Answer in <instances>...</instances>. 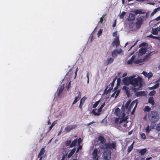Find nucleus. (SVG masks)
Listing matches in <instances>:
<instances>
[{"label": "nucleus", "instance_id": "nucleus-10", "mask_svg": "<svg viewBox=\"0 0 160 160\" xmlns=\"http://www.w3.org/2000/svg\"><path fill=\"white\" fill-rule=\"evenodd\" d=\"M77 126L75 125H68L65 128V130L68 132H69L71 130L76 128Z\"/></svg>", "mask_w": 160, "mask_h": 160}, {"label": "nucleus", "instance_id": "nucleus-15", "mask_svg": "<svg viewBox=\"0 0 160 160\" xmlns=\"http://www.w3.org/2000/svg\"><path fill=\"white\" fill-rule=\"evenodd\" d=\"M142 73L144 75L145 77H148V79L151 78L153 76V74L151 72L148 73L145 71H143Z\"/></svg>", "mask_w": 160, "mask_h": 160}, {"label": "nucleus", "instance_id": "nucleus-53", "mask_svg": "<svg viewBox=\"0 0 160 160\" xmlns=\"http://www.w3.org/2000/svg\"><path fill=\"white\" fill-rule=\"evenodd\" d=\"M122 89L124 90L125 92H126V91H128V90H129V88L128 87H127V86H124L123 87V88Z\"/></svg>", "mask_w": 160, "mask_h": 160}, {"label": "nucleus", "instance_id": "nucleus-57", "mask_svg": "<svg viewBox=\"0 0 160 160\" xmlns=\"http://www.w3.org/2000/svg\"><path fill=\"white\" fill-rule=\"evenodd\" d=\"M146 44H148L144 42H142L140 46L145 47L146 46Z\"/></svg>", "mask_w": 160, "mask_h": 160}, {"label": "nucleus", "instance_id": "nucleus-22", "mask_svg": "<svg viewBox=\"0 0 160 160\" xmlns=\"http://www.w3.org/2000/svg\"><path fill=\"white\" fill-rule=\"evenodd\" d=\"M152 33L155 35H157L158 34L159 29L158 28H152Z\"/></svg>", "mask_w": 160, "mask_h": 160}, {"label": "nucleus", "instance_id": "nucleus-37", "mask_svg": "<svg viewBox=\"0 0 160 160\" xmlns=\"http://www.w3.org/2000/svg\"><path fill=\"white\" fill-rule=\"evenodd\" d=\"M75 151L76 149L75 148H73L69 153L68 154V157H70V156L72 155L75 152Z\"/></svg>", "mask_w": 160, "mask_h": 160}, {"label": "nucleus", "instance_id": "nucleus-26", "mask_svg": "<svg viewBox=\"0 0 160 160\" xmlns=\"http://www.w3.org/2000/svg\"><path fill=\"white\" fill-rule=\"evenodd\" d=\"M159 83H157L153 86L149 88V89L150 90H152L156 89L159 87Z\"/></svg>", "mask_w": 160, "mask_h": 160}, {"label": "nucleus", "instance_id": "nucleus-38", "mask_svg": "<svg viewBox=\"0 0 160 160\" xmlns=\"http://www.w3.org/2000/svg\"><path fill=\"white\" fill-rule=\"evenodd\" d=\"M100 100H98V101H97V102H95L94 104L93 105V108H96L99 104L100 102Z\"/></svg>", "mask_w": 160, "mask_h": 160}, {"label": "nucleus", "instance_id": "nucleus-28", "mask_svg": "<svg viewBox=\"0 0 160 160\" xmlns=\"http://www.w3.org/2000/svg\"><path fill=\"white\" fill-rule=\"evenodd\" d=\"M148 37L150 38H153L155 39H157L159 40H160V36H159L157 37V36H154L152 35V34H150L149 35V36H147Z\"/></svg>", "mask_w": 160, "mask_h": 160}, {"label": "nucleus", "instance_id": "nucleus-11", "mask_svg": "<svg viewBox=\"0 0 160 160\" xmlns=\"http://www.w3.org/2000/svg\"><path fill=\"white\" fill-rule=\"evenodd\" d=\"M120 44V41L118 37L116 38L112 42V46L113 47L116 46V47L119 46Z\"/></svg>", "mask_w": 160, "mask_h": 160}, {"label": "nucleus", "instance_id": "nucleus-25", "mask_svg": "<svg viewBox=\"0 0 160 160\" xmlns=\"http://www.w3.org/2000/svg\"><path fill=\"white\" fill-rule=\"evenodd\" d=\"M150 54L149 53L144 56L143 58L142 59L143 60V62L148 61L149 58H150Z\"/></svg>", "mask_w": 160, "mask_h": 160}, {"label": "nucleus", "instance_id": "nucleus-43", "mask_svg": "<svg viewBox=\"0 0 160 160\" xmlns=\"http://www.w3.org/2000/svg\"><path fill=\"white\" fill-rule=\"evenodd\" d=\"M126 14V13L125 12H122L120 16V18L121 19H123Z\"/></svg>", "mask_w": 160, "mask_h": 160}, {"label": "nucleus", "instance_id": "nucleus-47", "mask_svg": "<svg viewBox=\"0 0 160 160\" xmlns=\"http://www.w3.org/2000/svg\"><path fill=\"white\" fill-rule=\"evenodd\" d=\"M140 136L141 138L143 139H145L146 138V135L144 133L141 134Z\"/></svg>", "mask_w": 160, "mask_h": 160}, {"label": "nucleus", "instance_id": "nucleus-33", "mask_svg": "<svg viewBox=\"0 0 160 160\" xmlns=\"http://www.w3.org/2000/svg\"><path fill=\"white\" fill-rule=\"evenodd\" d=\"M133 144L134 142L128 148L127 151L128 153L130 152L132 150L133 148Z\"/></svg>", "mask_w": 160, "mask_h": 160}, {"label": "nucleus", "instance_id": "nucleus-9", "mask_svg": "<svg viewBox=\"0 0 160 160\" xmlns=\"http://www.w3.org/2000/svg\"><path fill=\"white\" fill-rule=\"evenodd\" d=\"M98 151L97 149H95L93 150L92 153V158L93 160H98L99 157L98 155Z\"/></svg>", "mask_w": 160, "mask_h": 160}, {"label": "nucleus", "instance_id": "nucleus-50", "mask_svg": "<svg viewBox=\"0 0 160 160\" xmlns=\"http://www.w3.org/2000/svg\"><path fill=\"white\" fill-rule=\"evenodd\" d=\"M158 11V9L155 8L154 9L153 11V12L151 13V15L152 16L155 13Z\"/></svg>", "mask_w": 160, "mask_h": 160}, {"label": "nucleus", "instance_id": "nucleus-39", "mask_svg": "<svg viewBox=\"0 0 160 160\" xmlns=\"http://www.w3.org/2000/svg\"><path fill=\"white\" fill-rule=\"evenodd\" d=\"M87 98L85 97L84 96L82 98V99H81L80 101V103H81L82 104H83V103H84L85 101V100Z\"/></svg>", "mask_w": 160, "mask_h": 160}, {"label": "nucleus", "instance_id": "nucleus-2", "mask_svg": "<svg viewBox=\"0 0 160 160\" xmlns=\"http://www.w3.org/2000/svg\"><path fill=\"white\" fill-rule=\"evenodd\" d=\"M148 116L150 121L157 122L159 118L158 113L154 111H152L149 112Z\"/></svg>", "mask_w": 160, "mask_h": 160}, {"label": "nucleus", "instance_id": "nucleus-52", "mask_svg": "<svg viewBox=\"0 0 160 160\" xmlns=\"http://www.w3.org/2000/svg\"><path fill=\"white\" fill-rule=\"evenodd\" d=\"M126 93L128 97H129L130 96V91L129 90L125 92Z\"/></svg>", "mask_w": 160, "mask_h": 160}, {"label": "nucleus", "instance_id": "nucleus-3", "mask_svg": "<svg viewBox=\"0 0 160 160\" xmlns=\"http://www.w3.org/2000/svg\"><path fill=\"white\" fill-rule=\"evenodd\" d=\"M117 146L116 143L115 142L105 143V144L100 145V148L101 149H108L109 148L111 149H116Z\"/></svg>", "mask_w": 160, "mask_h": 160}, {"label": "nucleus", "instance_id": "nucleus-19", "mask_svg": "<svg viewBox=\"0 0 160 160\" xmlns=\"http://www.w3.org/2000/svg\"><path fill=\"white\" fill-rule=\"evenodd\" d=\"M135 58V56L133 55L132 56L130 59L128 60L127 62V63L128 64H132L134 61V60Z\"/></svg>", "mask_w": 160, "mask_h": 160}, {"label": "nucleus", "instance_id": "nucleus-20", "mask_svg": "<svg viewBox=\"0 0 160 160\" xmlns=\"http://www.w3.org/2000/svg\"><path fill=\"white\" fill-rule=\"evenodd\" d=\"M145 94L144 91L137 92L135 93V95L137 97H139L144 95Z\"/></svg>", "mask_w": 160, "mask_h": 160}, {"label": "nucleus", "instance_id": "nucleus-1", "mask_svg": "<svg viewBox=\"0 0 160 160\" xmlns=\"http://www.w3.org/2000/svg\"><path fill=\"white\" fill-rule=\"evenodd\" d=\"M135 75L132 76V83L130 84L134 87L137 86L139 88H141L143 85L142 78L140 77H138L137 78H135Z\"/></svg>", "mask_w": 160, "mask_h": 160}, {"label": "nucleus", "instance_id": "nucleus-36", "mask_svg": "<svg viewBox=\"0 0 160 160\" xmlns=\"http://www.w3.org/2000/svg\"><path fill=\"white\" fill-rule=\"evenodd\" d=\"M143 62V60L142 59H138L136 60L134 62V63L136 64H138L140 63H142Z\"/></svg>", "mask_w": 160, "mask_h": 160}, {"label": "nucleus", "instance_id": "nucleus-55", "mask_svg": "<svg viewBox=\"0 0 160 160\" xmlns=\"http://www.w3.org/2000/svg\"><path fill=\"white\" fill-rule=\"evenodd\" d=\"M121 79L120 78H118L117 79V85H119L120 83Z\"/></svg>", "mask_w": 160, "mask_h": 160}, {"label": "nucleus", "instance_id": "nucleus-54", "mask_svg": "<svg viewBox=\"0 0 160 160\" xmlns=\"http://www.w3.org/2000/svg\"><path fill=\"white\" fill-rule=\"evenodd\" d=\"M81 141H82V139H81V138H79L78 139V140H77V142H78V145H80Z\"/></svg>", "mask_w": 160, "mask_h": 160}, {"label": "nucleus", "instance_id": "nucleus-7", "mask_svg": "<svg viewBox=\"0 0 160 160\" xmlns=\"http://www.w3.org/2000/svg\"><path fill=\"white\" fill-rule=\"evenodd\" d=\"M132 76L128 78H124L122 80V82L125 85H128L129 84H130L132 83Z\"/></svg>", "mask_w": 160, "mask_h": 160}, {"label": "nucleus", "instance_id": "nucleus-64", "mask_svg": "<svg viewBox=\"0 0 160 160\" xmlns=\"http://www.w3.org/2000/svg\"><path fill=\"white\" fill-rule=\"evenodd\" d=\"M119 121V119L118 118H116L115 119V122L116 123H118Z\"/></svg>", "mask_w": 160, "mask_h": 160}, {"label": "nucleus", "instance_id": "nucleus-63", "mask_svg": "<svg viewBox=\"0 0 160 160\" xmlns=\"http://www.w3.org/2000/svg\"><path fill=\"white\" fill-rule=\"evenodd\" d=\"M103 21H104L103 18L101 17L100 18V22L101 23H102V22H103Z\"/></svg>", "mask_w": 160, "mask_h": 160}, {"label": "nucleus", "instance_id": "nucleus-32", "mask_svg": "<svg viewBox=\"0 0 160 160\" xmlns=\"http://www.w3.org/2000/svg\"><path fill=\"white\" fill-rule=\"evenodd\" d=\"M113 59L112 58H110L108 59L107 61V65L111 64L113 62Z\"/></svg>", "mask_w": 160, "mask_h": 160}, {"label": "nucleus", "instance_id": "nucleus-58", "mask_svg": "<svg viewBox=\"0 0 160 160\" xmlns=\"http://www.w3.org/2000/svg\"><path fill=\"white\" fill-rule=\"evenodd\" d=\"M116 78H115L113 80V81H112V82L111 83V85L112 86H113L114 84V82L116 80Z\"/></svg>", "mask_w": 160, "mask_h": 160}, {"label": "nucleus", "instance_id": "nucleus-56", "mask_svg": "<svg viewBox=\"0 0 160 160\" xmlns=\"http://www.w3.org/2000/svg\"><path fill=\"white\" fill-rule=\"evenodd\" d=\"M102 30L100 29L99 30V31H98V36H100L102 34Z\"/></svg>", "mask_w": 160, "mask_h": 160}, {"label": "nucleus", "instance_id": "nucleus-46", "mask_svg": "<svg viewBox=\"0 0 160 160\" xmlns=\"http://www.w3.org/2000/svg\"><path fill=\"white\" fill-rule=\"evenodd\" d=\"M156 129L157 131H160V122L157 125Z\"/></svg>", "mask_w": 160, "mask_h": 160}, {"label": "nucleus", "instance_id": "nucleus-12", "mask_svg": "<svg viewBox=\"0 0 160 160\" xmlns=\"http://www.w3.org/2000/svg\"><path fill=\"white\" fill-rule=\"evenodd\" d=\"M135 18V15L134 14L130 13L129 14L127 20L129 21H133Z\"/></svg>", "mask_w": 160, "mask_h": 160}, {"label": "nucleus", "instance_id": "nucleus-61", "mask_svg": "<svg viewBox=\"0 0 160 160\" xmlns=\"http://www.w3.org/2000/svg\"><path fill=\"white\" fill-rule=\"evenodd\" d=\"M83 105V104H82L81 103H80L79 108H80L81 110H82V106Z\"/></svg>", "mask_w": 160, "mask_h": 160}, {"label": "nucleus", "instance_id": "nucleus-8", "mask_svg": "<svg viewBox=\"0 0 160 160\" xmlns=\"http://www.w3.org/2000/svg\"><path fill=\"white\" fill-rule=\"evenodd\" d=\"M137 105L138 103L137 100H134L130 104V105L128 108V112H130L131 109L133 108L134 106L135 105L134 107H136V108L137 106Z\"/></svg>", "mask_w": 160, "mask_h": 160}, {"label": "nucleus", "instance_id": "nucleus-13", "mask_svg": "<svg viewBox=\"0 0 160 160\" xmlns=\"http://www.w3.org/2000/svg\"><path fill=\"white\" fill-rule=\"evenodd\" d=\"M96 109H93L92 111V113L95 116H99L100 115V113L102 110V108H99L98 110V112H96L95 111Z\"/></svg>", "mask_w": 160, "mask_h": 160}, {"label": "nucleus", "instance_id": "nucleus-18", "mask_svg": "<svg viewBox=\"0 0 160 160\" xmlns=\"http://www.w3.org/2000/svg\"><path fill=\"white\" fill-rule=\"evenodd\" d=\"M79 94L78 96L76 97L75 98V100L72 103V104L76 103L77 101H78L81 98V93L80 92H78Z\"/></svg>", "mask_w": 160, "mask_h": 160}, {"label": "nucleus", "instance_id": "nucleus-21", "mask_svg": "<svg viewBox=\"0 0 160 160\" xmlns=\"http://www.w3.org/2000/svg\"><path fill=\"white\" fill-rule=\"evenodd\" d=\"M44 152L45 148H42L41 149L40 152L38 155V158L42 156V155L44 154Z\"/></svg>", "mask_w": 160, "mask_h": 160}, {"label": "nucleus", "instance_id": "nucleus-34", "mask_svg": "<svg viewBox=\"0 0 160 160\" xmlns=\"http://www.w3.org/2000/svg\"><path fill=\"white\" fill-rule=\"evenodd\" d=\"M131 102V101L130 99L128 100L126 103L125 105V108L126 109H128L129 108L128 106L129 105L130 102Z\"/></svg>", "mask_w": 160, "mask_h": 160}, {"label": "nucleus", "instance_id": "nucleus-29", "mask_svg": "<svg viewBox=\"0 0 160 160\" xmlns=\"http://www.w3.org/2000/svg\"><path fill=\"white\" fill-rule=\"evenodd\" d=\"M148 102L151 104L152 106L154 105L155 103L153 97H151L149 98L148 99Z\"/></svg>", "mask_w": 160, "mask_h": 160}, {"label": "nucleus", "instance_id": "nucleus-59", "mask_svg": "<svg viewBox=\"0 0 160 160\" xmlns=\"http://www.w3.org/2000/svg\"><path fill=\"white\" fill-rule=\"evenodd\" d=\"M117 32H113L112 33V35L114 37H115L117 35Z\"/></svg>", "mask_w": 160, "mask_h": 160}, {"label": "nucleus", "instance_id": "nucleus-41", "mask_svg": "<svg viewBox=\"0 0 160 160\" xmlns=\"http://www.w3.org/2000/svg\"><path fill=\"white\" fill-rule=\"evenodd\" d=\"M65 145L66 146H69L70 147V145L71 144V141L70 140H67L65 142Z\"/></svg>", "mask_w": 160, "mask_h": 160}, {"label": "nucleus", "instance_id": "nucleus-40", "mask_svg": "<svg viewBox=\"0 0 160 160\" xmlns=\"http://www.w3.org/2000/svg\"><path fill=\"white\" fill-rule=\"evenodd\" d=\"M151 110V108L149 106H146L145 107L144 110V112H149Z\"/></svg>", "mask_w": 160, "mask_h": 160}, {"label": "nucleus", "instance_id": "nucleus-62", "mask_svg": "<svg viewBox=\"0 0 160 160\" xmlns=\"http://www.w3.org/2000/svg\"><path fill=\"white\" fill-rule=\"evenodd\" d=\"M136 109V107H134L132 111L131 112V114L133 115L134 114L135 109Z\"/></svg>", "mask_w": 160, "mask_h": 160}, {"label": "nucleus", "instance_id": "nucleus-31", "mask_svg": "<svg viewBox=\"0 0 160 160\" xmlns=\"http://www.w3.org/2000/svg\"><path fill=\"white\" fill-rule=\"evenodd\" d=\"M120 110L118 108H117L115 109L114 113L115 115L117 116H119L120 114Z\"/></svg>", "mask_w": 160, "mask_h": 160}, {"label": "nucleus", "instance_id": "nucleus-4", "mask_svg": "<svg viewBox=\"0 0 160 160\" xmlns=\"http://www.w3.org/2000/svg\"><path fill=\"white\" fill-rule=\"evenodd\" d=\"M142 17L144 18V17L143 16H141L139 18H136V22L135 23V24L136 28L138 29L141 28L142 24L144 22V20L142 18H141Z\"/></svg>", "mask_w": 160, "mask_h": 160}, {"label": "nucleus", "instance_id": "nucleus-45", "mask_svg": "<svg viewBox=\"0 0 160 160\" xmlns=\"http://www.w3.org/2000/svg\"><path fill=\"white\" fill-rule=\"evenodd\" d=\"M72 69H70L69 70V71L66 73V76L69 75L70 77H71L72 74H73V73L71 72V71Z\"/></svg>", "mask_w": 160, "mask_h": 160}, {"label": "nucleus", "instance_id": "nucleus-42", "mask_svg": "<svg viewBox=\"0 0 160 160\" xmlns=\"http://www.w3.org/2000/svg\"><path fill=\"white\" fill-rule=\"evenodd\" d=\"M151 129H152L149 127V125H148L145 129L146 132L147 133H149Z\"/></svg>", "mask_w": 160, "mask_h": 160}, {"label": "nucleus", "instance_id": "nucleus-17", "mask_svg": "<svg viewBox=\"0 0 160 160\" xmlns=\"http://www.w3.org/2000/svg\"><path fill=\"white\" fill-rule=\"evenodd\" d=\"M64 89V85L62 84L58 89L57 94L58 96H60L61 93Z\"/></svg>", "mask_w": 160, "mask_h": 160}, {"label": "nucleus", "instance_id": "nucleus-27", "mask_svg": "<svg viewBox=\"0 0 160 160\" xmlns=\"http://www.w3.org/2000/svg\"><path fill=\"white\" fill-rule=\"evenodd\" d=\"M147 150L146 148H145L142 149L140 150L139 152L141 154V155H144L146 152Z\"/></svg>", "mask_w": 160, "mask_h": 160}, {"label": "nucleus", "instance_id": "nucleus-6", "mask_svg": "<svg viewBox=\"0 0 160 160\" xmlns=\"http://www.w3.org/2000/svg\"><path fill=\"white\" fill-rule=\"evenodd\" d=\"M103 158L105 160H109L111 158V152L110 150L104 151L103 153Z\"/></svg>", "mask_w": 160, "mask_h": 160}, {"label": "nucleus", "instance_id": "nucleus-60", "mask_svg": "<svg viewBox=\"0 0 160 160\" xmlns=\"http://www.w3.org/2000/svg\"><path fill=\"white\" fill-rule=\"evenodd\" d=\"M122 52V51L121 49H120L119 51L118 50H117V52L118 54H120Z\"/></svg>", "mask_w": 160, "mask_h": 160}, {"label": "nucleus", "instance_id": "nucleus-16", "mask_svg": "<svg viewBox=\"0 0 160 160\" xmlns=\"http://www.w3.org/2000/svg\"><path fill=\"white\" fill-rule=\"evenodd\" d=\"M147 51V48H141L139 50V53L140 55L144 54Z\"/></svg>", "mask_w": 160, "mask_h": 160}, {"label": "nucleus", "instance_id": "nucleus-5", "mask_svg": "<svg viewBox=\"0 0 160 160\" xmlns=\"http://www.w3.org/2000/svg\"><path fill=\"white\" fill-rule=\"evenodd\" d=\"M125 113L124 111L121 112L119 115V118H120V120L119 121V123L121 124L122 122H125L127 121L128 118L127 117H125Z\"/></svg>", "mask_w": 160, "mask_h": 160}, {"label": "nucleus", "instance_id": "nucleus-48", "mask_svg": "<svg viewBox=\"0 0 160 160\" xmlns=\"http://www.w3.org/2000/svg\"><path fill=\"white\" fill-rule=\"evenodd\" d=\"M156 93V91H152L150 92L149 93L150 96H153Z\"/></svg>", "mask_w": 160, "mask_h": 160}, {"label": "nucleus", "instance_id": "nucleus-44", "mask_svg": "<svg viewBox=\"0 0 160 160\" xmlns=\"http://www.w3.org/2000/svg\"><path fill=\"white\" fill-rule=\"evenodd\" d=\"M108 88V86H107V87H106V89H105V90H104V92H106L107 91V92L106 93H108L109 92H110L112 90V88H109L108 89V90H107V89Z\"/></svg>", "mask_w": 160, "mask_h": 160}, {"label": "nucleus", "instance_id": "nucleus-51", "mask_svg": "<svg viewBox=\"0 0 160 160\" xmlns=\"http://www.w3.org/2000/svg\"><path fill=\"white\" fill-rule=\"evenodd\" d=\"M114 92H115V93H116L115 98H116L118 95L119 93H120V91L119 90H116Z\"/></svg>", "mask_w": 160, "mask_h": 160}, {"label": "nucleus", "instance_id": "nucleus-24", "mask_svg": "<svg viewBox=\"0 0 160 160\" xmlns=\"http://www.w3.org/2000/svg\"><path fill=\"white\" fill-rule=\"evenodd\" d=\"M77 142V139H75L73 140L72 142L71 143V144L70 145V148H72L74 146H75Z\"/></svg>", "mask_w": 160, "mask_h": 160}, {"label": "nucleus", "instance_id": "nucleus-35", "mask_svg": "<svg viewBox=\"0 0 160 160\" xmlns=\"http://www.w3.org/2000/svg\"><path fill=\"white\" fill-rule=\"evenodd\" d=\"M151 122V123L150 126L149 127L150 128L152 129H153L154 128L155 124V122H152L150 121Z\"/></svg>", "mask_w": 160, "mask_h": 160}, {"label": "nucleus", "instance_id": "nucleus-23", "mask_svg": "<svg viewBox=\"0 0 160 160\" xmlns=\"http://www.w3.org/2000/svg\"><path fill=\"white\" fill-rule=\"evenodd\" d=\"M134 12L135 14L137 15L138 14H144L145 13V12H142V10H136Z\"/></svg>", "mask_w": 160, "mask_h": 160}, {"label": "nucleus", "instance_id": "nucleus-30", "mask_svg": "<svg viewBox=\"0 0 160 160\" xmlns=\"http://www.w3.org/2000/svg\"><path fill=\"white\" fill-rule=\"evenodd\" d=\"M118 54V53L117 52V49H115V50H113L112 52V56L113 57H115L116 56H117Z\"/></svg>", "mask_w": 160, "mask_h": 160}, {"label": "nucleus", "instance_id": "nucleus-49", "mask_svg": "<svg viewBox=\"0 0 160 160\" xmlns=\"http://www.w3.org/2000/svg\"><path fill=\"white\" fill-rule=\"evenodd\" d=\"M122 122L121 124H119L120 126V127L123 126L124 127H126L127 126V124L124 122L123 123Z\"/></svg>", "mask_w": 160, "mask_h": 160}, {"label": "nucleus", "instance_id": "nucleus-14", "mask_svg": "<svg viewBox=\"0 0 160 160\" xmlns=\"http://www.w3.org/2000/svg\"><path fill=\"white\" fill-rule=\"evenodd\" d=\"M98 138L101 143V145L105 144L106 143V140L103 136L100 135L98 136Z\"/></svg>", "mask_w": 160, "mask_h": 160}]
</instances>
